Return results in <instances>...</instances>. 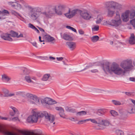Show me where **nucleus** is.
I'll return each mask as SVG.
<instances>
[{
    "mask_svg": "<svg viewBox=\"0 0 135 135\" xmlns=\"http://www.w3.org/2000/svg\"><path fill=\"white\" fill-rule=\"evenodd\" d=\"M132 63L131 60H127L123 61L120 63V66L121 68L117 64L112 65L110 69L107 64H101L100 66L105 72L107 71L110 73L112 71L116 74L122 75H124L127 71L133 68L134 66Z\"/></svg>",
    "mask_w": 135,
    "mask_h": 135,
    "instance_id": "nucleus-1",
    "label": "nucleus"
},
{
    "mask_svg": "<svg viewBox=\"0 0 135 135\" xmlns=\"http://www.w3.org/2000/svg\"><path fill=\"white\" fill-rule=\"evenodd\" d=\"M116 14L114 19L110 20L104 21V24L110 25L117 28H119V29H120L121 27L122 26V21L119 14L117 13Z\"/></svg>",
    "mask_w": 135,
    "mask_h": 135,
    "instance_id": "nucleus-2",
    "label": "nucleus"
},
{
    "mask_svg": "<svg viewBox=\"0 0 135 135\" xmlns=\"http://www.w3.org/2000/svg\"><path fill=\"white\" fill-rule=\"evenodd\" d=\"M32 115H30L27 119V122L30 123H36L39 118L42 117V112H39L37 109L33 110Z\"/></svg>",
    "mask_w": 135,
    "mask_h": 135,
    "instance_id": "nucleus-3",
    "label": "nucleus"
},
{
    "mask_svg": "<svg viewBox=\"0 0 135 135\" xmlns=\"http://www.w3.org/2000/svg\"><path fill=\"white\" fill-rule=\"evenodd\" d=\"M1 34V32H0V36L1 38L4 40L9 41H12L13 40V39L11 37L17 38L23 37L22 34L20 33L19 34L18 32L13 31H11L9 34L7 33H3L2 34Z\"/></svg>",
    "mask_w": 135,
    "mask_h": 135,
    "instance_id": "nucleus-4",
    "label": "nucleus"
},
{
    "mask_svg": "<svg viewBox=\"0 0 135 135\" xmlns=\"http://www.w3.org/2000/svg\"><path fill=\"white\" fill-rule=\"evenodd\" d=\"M41 102L42 104H45L46 108L51 109L49 105H52L57 104V102L55 100L49 97H45L41 100Z\"/></svg>",
    "mask_w": 135,
    "mask_h": 135,
    "instance_id": "nucleus-5",
    "label": "nucleus"
},
{
    "mask_svg": "<svg viewBox=\"0 0 135 135\" xmlns=\"http://www.w3.org/2000/svg\"><path fill=\"white\" fill-rule=\"evenodd\" d=\"M42 117H45V120L46 122L48 123H53V124H55V118L54 115L47 113V112L44 111L42 112Z\"/></svg>",
    "mask_w": 135,
    "mask_h": 135,
    "instance_id": "nucleus-6",
    "label": "nucleus"
},
{
    "mask_svg": "<svg viewBox=\"0 0 135 135\" xmlns=\"http://www.w3.org/2000/svg\"><path fill=\"white\" fill-rule=\"evenodd\" d=\"M7 135H35L32 132L18 130L16 132L10 131L7 130Z\"/></svg>",
    "mask_w": 135,
    "mask_h": 135,
    "instance_id": "nucleus-7",
    "label": "nucleus"
},
{
    "mask_svg": "<svg viewBox=\"0 0 135 135\" xmlns=\"http://www.w3.org/2000/svg\"><path fill=\"white\" fill-rule=\"evenodd\" d=\"M105 5L107 7L119 10L122 7L121 4L113 1L107 2L105 3Z\"/></svg>",
    "mask_w": 135,
    "mask_h": 135,
    "instance_id": "nucleus-8",
    "label": "nucleus"
},
{
    "mask_svg": "<svg viewBox=\"0 0 135 135\" xmlns=\"http://www.w3.org/2000/svg\"><path fill=\"white\" fill-rule=\"evenodd\" d=\"M66 7V5L64 4H60L56 6L54 8V10L56 13L59 15H61L64 11Z\"/></svg>",
    "mask_w": 135,
    "mask_h": 135,
    "instance_id": "nucleus-9",
    "label": "nucleus"
},
{
    "mask_svg": "<svg viewBox=\"0 0 135 135\" xmlns=\"http://www.w3.org/2000/svg\"><path fill=\"white\" fill-rule=\"evenodd\" d=\"M80 10L75 9L72 10L69 9L68 12L65 13V15L68 18H72L76 15L80 14Z\"/></svg>",
    "mask_w": 135,
    "mask_h": 135,
    "instance_id": "nucleus-10",
    "label": "nucleus"
},
{
    "mask_svg": "<svg viewBox=\"0 0 135 135\" xmlns=\"http://www.w3.org/2000/svg\"><path fill=\"white\" fill-rule=\"evenodd\" d=\"M130 101L133 104H130L128 106L127 112L130 114L135 113V100L131 99Z\"/></svg>",
    "mask_w": 135,
    "mask_h": 135,
    "instance_id": "nucleus-11",
    "label": "nucleus"
},
{
    "mask_svg": "<svg viewBox=\"0 0 135 135\" xmlns=\"http://www.w3.org/2000/svg\"><path fill=\"white\" fill-rule=\"evenodd\" d=\"M41 16L47 18H50L54 14V10L53 9L49 8L47 9L45 12L41 13Z\"/></svg>",
    "mask_w": 135,
    "mask_h": 135,
    "instance_id": "nucleus-12",
    "label": "nucleus"
},
{
    "mask_svg": "<svg viewBox=\"0 0 135 135\" xmlns=\"http://www.w3.org/2000/svg\"><path fill=\"white\" fill-rule=\"evenodd\" d=\"M80 15L83 18L86 20L90 19L91 17V15L90 13L86 10L80 11Z\"/></svg>",
    "mask_w": 135,
    "mask_h": 135,
    "instance_id": "nucleus-13",
    "label": "nucleus"
},
{
    "mask_svg": "<svg viewBox=\"0 0 135 135\" xmlns=\"http://www.w3.org/2000/svg\"><path fill=\"white\" fill-rule=\"evenodd\" d=\"M26 80L28 83H31L33 84H38V80L34 76L30 77L29 75L25 77Z\"/></svg>",
    "mask_w": 135,
    "mask_h": 135,
    "instance_id": "nucleus-14",
    "label": "nucleus"
},
{
    "mask_svg": "<svg viewBox=\"0 0 135 135\" xmlns=\"http://www.w3.org/2000/svg\"><path fill=\"white\" fill-rule=\"evenodd\" d=\"M98 122L99 125L104 127L107 126L111 124L109 120L107 119H104L100 118Z\"/></svg>",
    "mask_w": 135,
    "mask_h": 135,
    "instance_id": "nucleus-15",
    "label": "nucleus"
},
{
    "mask_svg": "<svg viewBox=\"0 0 135 135\" xmlns=\"http://www.w3.org/2000/svg\"><path fill=\"white\" fill-rule=\"evenodd\" d=\"M55 109L56 110L59 111V114L60 117L64 118H66L67 116L64 113V110L61 107H56Z\"/></svg>",
    "mask_w": 135,
    "mask_h": 135,
    "instance_id": "nucleus-16",
    "label": "nucleus"
},
{
    "mask_svg": "<svg viewBox=\"0 0 135 135\" xmlns=\"http://www.w3.org/2000/svg\"><path fill=\"white\" fill-rule=\"evenodd\" d=\"M129 11L127 10L123 13L121 16V18L122 20L125 22L128 21L129 20Z\"/></svg>",
    "mask_w": 135,
    "mask_h": 135,
    "instance_id": "nucleus-17",
    "label": "nucleus"
},
{
    "mask_svg": "<svg viewBox=\"0 0 135 135\" xmlns=\"http://www.w3.org/2000/svg\"><path fill=\"white\" fill-rule=\"evenodd\" d=\"M11 14L15 16H16L17 18L20 19L21 20L24 21H25V19L22 17L21 15L18 12L13 10H11Z\"/></svg>",
    "mask_w": 135,
    "mask_h": 135,
    "instance_id": "nucleus-18",
    "label": "nucleus"
},
{
    "mask_svg": "<svg viewBox=\"0 0 135 135\" xmlns=\"http://www.w3.org/2000/svg\"><path fill=\"white\" fill-rule=\"evenodd\" d=\"M10 4L13 8L17 10L21 9L22 7V5L16 2H11Z\"/></svg>",
    "mask_w": 135,
    "mask_h": 135,
    "instance_id": "nucleus-19",
    "label": "nucleus"
},
{
    "mask_svg": "<svg viewBox=\"0 0 135 135\" xmlns=\"http://www.w3.org/2000/svg\"><path fill=\"white\" fill-rule=\"evenodd\" d=\"M10 4L13 8L17 10L21 9L22 7V5L16 2H11Z\"/></svg>",
    "mask_w": 135,
    "mask_h": 135,
    "instance_id": "nucleus-20",
    "label": "nucleus"
},
{
    "mask_svg": "<svg viewBox=\"0 0 135 135\" xmlns=\"http://www.w3.org/2000/svg\"><path fill=\"white\" fill-rule=\"evenodd\" d=\"M31 104L38 105L40 104L39 98L35 96H34L30 102Z\"/></svg>",
    "mask_w": 135,
    "mask_h": 135,
    "instance_id": "nucleus-21",
    "label": "nucleus"
},
{
    "mask_svg": "<svg viewBox=\"0 0 135 135\" xmlns=\"http://www.w3.org/2000/svg\"><path fill=\"white\" fill-rule=\"evenodd\" d=\"M66 44L71 50H73L76 47V43L73 42H67Z\"/></svg>",
    "mask_w": 135,
    "mask_h": 135,
    "instance_id": "nucleus-22",
    "label": "nucleus"
},
{
    "mask_svg": "<svg viewBox=\"0 0 135 135\" xmlns=\"http://www.w3.org/2000/svg\"><path fill=\"white\" fill-rule=\"evenodd\" d=\"M44 38L46 40L49 42H51V43H54L55 42V38L48 35H45L44 36Z\"/></svg>",
    "mask_w": 135,
    "mask_h": 135,
    "instance_id": "nucleus-23",
    "label": "nucleus"
},
{
    "mask_svg": "<svg viewBox=\"0 0 135 135\" xmlns=\"http://www.w3.org/2000/svg\"><path fill=\"white\" fill-rule=\"evenodd\" d=\"M31 13V17L33 20H36L38 17V15L37 11H32Z\"/></svg>",
    "mask_w": 135,
    "mask_h": 135,
    "instance_id": "nucleus-24",
    "label": "nucleus"
},
{
    "mask_svg": "<svg viewBox=\"0 0 135 135\" xmlns=\"http://www.w3.org/2000/svg\"><path fill=\"white\" fill-rule=\"evenodd\" d=\"M2 81L5 82H8L11 79V78L9 77L7 75L3 74L2 76Z\"/></svg>",
    "mask_w": 135,
    "mask_h": 135,
    "instance_id": "nucleus-25",
    "label": "nucleus"
},
{
    "mask_svg": "<svg viewBox=\"0 0 135 135\" xmlns=\"http://www.w3.org/2000/svg\"><path fill=\"white\" fill-rule=\"evenodd\" d=\"M129 43L131 45L135 44V38L133 33H132L129 40Z\"/></svg>",
    "mask_w": 135,
    "mask_h": 135,
    "instance_id": "nucleus-26",
    "label": "nucleus"
},
{
    "mask_svg": "<svg viewBox=\"0 0 135 135\" xmlns=\"http://www.w3.org/2000/svg\"><path fill=\"white\" fill-rule=\"evenodd\" d=\"M15 94L16 97H21L22 98H23L25 94L24 92L19 91L16 92Z\"/></svg>",
    "mask_w": 135,
    "mask_h": 135,
    "instance_id": "nucleus-27",
    "label": "nucleus"
},
{
    "mask_svg": "<svg viewBox=\"0 0 135 135\" xmlns=\"http://www.w3.org/2000/svg\"><path fill=\"white\" fill-rule=\"evenodd\" d=\"M21 74L22 75L28 74L30 72L26 68H23L20 70Z\"/></svg>",
    "mask_w": 135,
    "mask_h": 135,
    "instance_id": "nucleus-28",
    "label": "nucleus"
},
{
    "mask_svg": "<svg viewBox=\"0 0 135 135\" xmlns=\"http://www.w3.org/2000/svg\"><path fill=\"white\" fill-rule=\"evenodd\" d=\"M62 37L64 39L66 40H71V38L70 36L66 33H64Z\"/></svg>",
    "mask_w": 135,
    "mask_h": 135,
    "instance_id": "nucleus-29",
    "label": "nucleus"
},
{
    "mask_svg": "<svg viewBox=\"0 0 135 135\" xmlns=\"http://www.w3.org/2000/svg\"><path fill=\"white\" fill-rule=\"evenodd\" d=\"M106 112V110L105 109H100L98 110L97 113L99 115H101L104 114Z\"/></svg>",
    "mask_w": 135,
    "mask_h": 135,
    "instance_id": "nucleus-30",
    "label": "nucleus"
},
{
    "mask_svg": "<svg viewBox=\"0 0 135 135\" xmlns=\"http://www.w3.org/2000/svg\"><path fill=\"white\" fill-rule=\"evenodd\" d=\"M23 12L25 14H29L32 12V9L29 7H25L23 8Z\"/></svg>",
    "mask_w": 135,
    "mask_h": 135,
    "instance_id": "nucleus-31",
    "label": "nucleus"
},
{
    "mask_svg": "<svg viewBox=\"0 0 135 135\" xmlns=\"http://www.w3.org/2000/svg\"><path fill=\"white\" fill-rule=\"evenodd\" d=\"M115 14V11L108 9L107 12V15L108 17H112Z\"/></svg>",
    "mask_w": 135,
    "mask_h": 135,
    "instance_id": "nucleus-32",
    "label": "nucleus"
},
{
    "mask_svg": "<svg viewBox=\"0 0 135 135\" xmlns=\"http://www.w3.org/2000/svg\"><path fill=\"white\" fill-rule=\"evenodd\" d=\"M50 78H51L50 75L49 74H46L43 76L42 78V80L43 81H46Z\"/></svg>",
    "mask_w": 135,
    "mask_h": 135,
    "instance_id": "nucleus-33",
    "label": "nucleus"
},
{
    "mask_svg": "<svg viewBox=\"0 0 135 135\" xmlns=\"http://www.w3.org/2000/svg\"><path fill=\"white\" fill-rule=\"evenodd\" d=\"M100 119V118H99L96 119V120L93 119H87L88 121H90L92 123H96L99 124V122Z\"/></svg>",
    "mask_w": 135,
    "mask_h": 135,
    "instance_id": "nucleus-34",
    "label": "nucleus"
},
{
    "mask_svg": "<svg viewBox=\"0 0 135 135\" xmlns=\"http://www.w3.org/2000/svg\"><path fill=\"white\" fill-rule=\"evenodd\" d=\"M86 114L87 112L86 111H82L77 113L76 115L78 116H82L83 115H85Z\"/></svg>",
    "mask_w": 135,
    "mask_h": 135,
    "instance_id": "nucleus-35",
    "label": "nucleus"
},
{
    "mask_svg": "<svg viewBox=\"0 0 135 135\" xmlns=\"http://www.w3.org/2000/svg\"><path fill=\"white\" fill-rule=\"evenodd\" d=\"M99 39V37L97 36H93L91 38V41L93 42H95L98 41Z\"/></svg>",
    "mask_w": 135,
    "mask_h": 135,
    "instance_id": "nucleus-36",
    "label": "nucleus"
},
{
    "mask_svg": "<svg viewBox=\"0 0 135 135\" xmlns=\"http://www.w3.org/2000/svg\"><path fill=\"white\" fill-rule=\"evenodd\" d=\"M103 20L102 17L100 16H98L97 17L96 22L97 24L100 23Z\"/></svg>",
    "mask_w": 135,
    "mask_h": 135,
    "instance_id": "nucleus-37",
    "label": "nucleus"
},
{
    "mask_svg": "<svg viewBox=\"0 0 135 135\" xmlns=\"http://www.w3.org/2000/svg\"><path fill=\"white\" fill-rule=\"evenodd\" d=\"M116 134L117 135H124V132L118 129L116 131Z\"/></svg>",
    "mask_w": 135,
    "mask_h": 135,
    "instance_id": "nucleus-38",
    "label": "nucleus"
},
{
    "mask_svg": "<svg viewBox=\"0 0 135 135\" xmlns=\"http://www.w3.org/2000/svg\"><path fill=\"white\" fill-rule=\"evenodd\" d=\"M112 101L114 104L116 105H119L121 104V103L118 101L112 100Z\"/></svg>",
    "mask_w": 135,
    "mask_h": 135,
    "instance_id": "nucleus-39",
    "label": "nucleus"
},
{
    "mask_svg": "<svg viewBox=\"0 0 135 135\" xmlns=\"http://www.w3.org/2000/svg\"><path fill=\"white\" fill-rule=\"evenodd\" d=\"M110 113L112 116L114 117H116L118 115V113L114 110H111Z\"/></svg>",
    "mask_w": 135,
    "mask_h": 135,
    "instance_id": "nucleus-40",
    "label": "nucleus"
},
{
    "mask_svg": "<svg viewBox=\"0 0 135 135\" xmlns=\"http://www.w3.org/2000/svg\"><path fill=\"white\" fill-rule=\"evenodd\" d=\"M3 93L5 94L4 96L5 97H8V95L9 93L8 90L6 89H4L3 90Z\"/></svg>",
    "mask_w": 135,
    "mask_h": 135,
    "instance_id": "nucleus-41",
    "label": "nucleus"
},
{
    "mask_svg": "<svg viewBox=\"0 0 135 135\" xmlns=\"http://www.w3.org/2000/svg\"><path fill=\"white\" fill-rule=\"evenodd\" d=\"M10 107V108L12 109L13 112H15L17 114H20L19 111L16 108L12 106H11Z\"/></svg>",
    "mask_w": 135,
    "mask_h": 135,
    "instance_id": "nucleus-42",
    "label": "nucleus"
},
{
    "mask_svg": "<svg viewBox=\"0 0 135 135\" xmlns=\"http://www.w3.org/2000/svg\"><path fill=\"white\" fill-rule=\"evenodd\" d=\"M99 30V26L98 25L94 26L92 28V30L93 31H98Z\"/></svg>",
    "mask_w": 135,
    "mask_h": 135,
    "instance_id": "nucleus-43",
    "label": "nucleus"
},
{
    "mask_svg": "<svg viewBox=\"0 0 135 135\" xmlns=\"http://www.w3.org/2000/svg\"><path fill=\"white\" fill-rule=\"evenodd\" d=\"M129 18L130 19L133 18L135 16V12H131L130 13H129Z\"/></svg>",
    "mask_w": 135,
    "mask_h": 135,
    "instance_id": "nucleus-44",
    "label": "nucleus"
},
{
    "mask_svg": "<svg viewBox=\"0 0 135 135\" xmlns=\"http://www.w3.org/2000/svg\"><path fill=\"white\" fill-rule=\"evenodd\" d=\"M66 27L67 28L70 29L72 31L74 32H75L77 33V31L73 27H72L69 26H66Z\"/></svg>",
    "mask_w": 135,
    "mask_h": 135,
    "instance_id": "nucleus-45",
    "label": "nucleus"
},
{
    "mask_svg": "<svg viewBox=\"0 0 135 135\" xmlns=\"http://www.w3.org/2000/svg\"><path fill=\"white\" fill-rule=\"evenodd\" d=\"M131 24L135 28V18H134L130 21Z\"/></svg>",
    "mask_w": 135,
    "mask_h": 135,
    "instance_id": "nucleus-46",
    "label": "nucleus"
},
{
    "mask_svg": "<svg viewBox=\"0 0 135 135\" xmlns=\"http://www.w3.org/2000/svg\"><path fill=\"white\" fill-rule=\"evenodd\" d=\"M33 96L32 94L29 93H27L26 94V96L27 98H30L31 99Z\"/></svg>",
    "mask_w": 135,
    "mask_h": 135,
    "instance_id": "nucleus-47",
    "label": "nucleus"
},
{
    "mask_svg": "<svg viewBox=\"0 0 135 135\" xmlns=\"http://www.w3.org/2000/svg\"><path fill=\"white\" fill-rule=\"evenodd\" d=\"M10 115L12 116H18L19 114H17L15 112H11L10 113Z\"/></svg>",
    "mask_w": 135,
    "mask_h": 135,
    "instance_id": "nucleus-48",
    "label": "nucleus"
},
{
    "mask_svg": "<svg viewBox=\"0 0 135 135\" xmlns=\"http://www.w3.org/2000/svg\"><path fill=\"white\" fill-rule=\"evenodd\" d=\"M87 121H88L87 119L85 120H80L78 122V124H81L84 123H85Z\"/></svg>",
    "mask_w": 135,
    "mask_h": 135,
    "instance_id": "nucleus-49",
    "label": "nucleus"
},
{
    "mask_svg": "<svg viewBox=\"0 0 135 135\" xmlns=\"http://www.w3.org/2000/svg\"><path fill=\"white\" fill-rule=\"evenodd\" d=\"M16 117H14L12 118V120L13 121H15L16 120H18L20 121V120L19 119L18 116H16Z\"/></svg>",
    "mask_w": 135,
    "mask_h": 135,
    "instance_id": "nucleus-50",
    "label": "nucleus"
},
{
    "mask_svg": "<svg viewBox=\"0 0 135 135\" xmlns=\"http://www.w3.org/2000/svg\"><path fill=\"white\" fill-rule=\"evenodd\" d=\"M28 26L33 29L34 30L35 29L36 27L33 25L31 23L29 24Z\"/></svg>",
    "mask_w": 135,
    "mask_h": 135,
    "instance_id": "nucleus-51",
    "label": "nucleus"
},
{
    "mask_svg": "<svg viewBox=\"0 0 135 135\" xmlns=\"http://www.w3.org/2000/svg\"><path fill=\"white\" fill-rule=\"evenodd\" d=\"M79 34L81 35H83L84 33V31L82 29H80L79 30Z\"/></svg>",
    "mask_w": 135,
    "mask_h": 135,
    "instance_id": "nucleus-52",
    "label": "nucleus"
},
{
    "mask_svg": "<svg viewBox=\"0 0 135 135\" xmlns=\"http://www.w3.org/2000/svg\"><path fill=\"white\" fill-rule=\"evenodd\" d=\"M3 13L9 14V13L8 11L4 9L3 11H2V14H3Z\"/></svg>",
    "mask_w": 135,
    "mask_h": 135,
    "instance_id": "nucleus-53",
    "label": "nucleus"
},
{
    "mask_svg": "<svg viewBox=\"0 0 135 135\" xmlns=\"http://www.w3.org/2000/svg\"><path fill=\"white\" fill-rule=\"evenodd\" d=\"M31 43L33 45L36 47H37V43L36 42H31Z\"/></svg>",
    "mask_w": 135,
    "mask_h": 135,
    "instance_id": "nucleus-54",
    "label": "nucleus"
},
{
    "mask_svg": "<svg viewBox=\"0 0 135 135\" xmlns=\"http://www.w3.org/2000/svg\"><path fill=\"white\" fill-rule=\"evenodd\" d=\"M15 94L13 93H9L8 95V97H11L13 96H15Z\"/></svg>",
    "mask_w": 135,
    "mask_h": 135,
    "instance_id": "nucleus-55",
    "label": "nucleus"
},
{
    "mask_svg": "<svg viewBox=\"0 0 135 135\" xmlns=\"http://www.w3.org/2000/svg\"><path fill=\"white\" fill-rule=\"evenodd\" d=\"M98 71V70L97 69H93L91 70V72L93 73H95Z\"/></svg>",
    "mask_w": 135,
    "mask_h": 135,
    "instance_id": "nucleus-56",
    "label": "nucleus"
},
{
    "mask_svg": "<svg viewBox=\"0 0 135 135\" xmlns=\"http://www.w3.org/2000/svg\"><path fill=\"white\" fill-rule=\"evenodd\" d=\"M119 120V119L118 118H116L114 119V122L115 123H118V122H119V121H118V120Z\"/></svg>",
    "mask_w": 135,
    "mask_h": 135,
    "instance_id": "nucleus-57",
    "label": "nucleus"
},
{
    "mask_svg": "<svg viewBox=\"0 0 135 135\" xmlns=\"http://www.w3.org/2000/svg\"><path fill=\"white\" fill-rule=\"evenodd\" d=\"M129 80L131 81L135 82V78H129Z\"/></svg>",
    "mask_w": 135,
    "mask_h": 135,
    "instance_id": "nucleus-58",
    "label": "nucleus"
},
{
    "mask_svg": "<svg viewBox=\"0 0 135 135\" xmlns=\"http://www.w3.org/2000/svg\"><path fill=\"white\" fill-rule=\"evenodd\" d=\"M57 59L58 61H62L63 59V58L62 57H57Z\"/></svg>",
    "mask_w": 135,
    "mask_h": 135,
    "instance_id": "nucleus-59",
    "label": "nucleus"
},
{
    "mask_svg": "<svg viewBox=\"0 0 135 135\" xmlns=\"http://www.w3.org/2000/svg\"><path fill=\"white\" fill-rule=\"evenodd\" d=\"M70 112H71L75 113V110L74 109H71L70 110Z\"/></svg>",
    "mask_w": 135,
    "mask_h": 135,
    "instance_id": "nucleus-60",
    "label": "nucleus"
},
{
    "mask_svg": "<svg viewBox=\"0 0 135 135\" xmlns=\"http://www.w3.org/2000/svg\"><path fill=\"white\" fill-rule=\"evenodd\" d=\"M38 28L40 31H42L43 32H44V30L42 28H40V27H38Z\"/></svg>",
    "mask_w": 135,
    "mask_h": 135,
    "instance_id": "nucleus-61",
    "label": "nucleus"
},
{
    "mask_svg": "<svg viewBox=\"0 0 135 135\" xmlns=\"http://www.w3.org/2000/svg\"><path fill=\"white\" fill-rule=\"evenodd\" d=\"M7 117H1V119L5 120H6L7 119Z\"/></svg>",
    "mask_w": 135,
    "mask_h": 135,
    "instance_id": "nucleus-62",
    "label": "nucleus"
},
{
    "mask_svg": "<svg viewBox=\"0 0 135 135\" xmlns=\"http://www.w3.org/2000/svg\"><path fill=\"white\" fill-rule=\"evenodd\" d=\"M39 41H40V42H44V40H41V37L39 36Z\"/></svg>",
    "mask_w": 135,
    "mask_h": 135,
    "instance_id": "nucleus-63",
    "label": "nucleus"
},
{
    "mask_svg": "<svg viewBox=\"0 0 135 135\" xmlns=\"http://www.w3.org/2000/svg\"><path fill=\"white\" fill-rule=\"evenodd\" d=\"M49 59L50 60H54L55 59V57H49Z\"/></svg>",
    "mask_w": 135,
    "mask_h": 135,
    "instance_id": "nucleus-64",
    "label": "nucleus"
}]
</instances>
